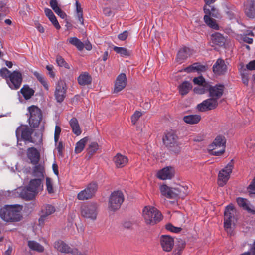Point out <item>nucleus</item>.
<instances>
[{
    "label": "nucleus",
    "mask_w": 255,
    "mask_h": 255,
    "mask_svg": "<svg viewBox=\"0 0 255 255\" xmlns=\"http://www.w3.org/2000/svg\"><path fill=\"white\" fill-rule=\"evenodd\" d=\"M50 5L54 12L60 8L58 5L57 0H50Z\"/></svg>",
    "instance_id": "4d7b16f0"
},
{
    "label": "nucleus",
    "mask_w": 255,
    "mask_h": 255,
    "mask_svg": "<svg viewBox=\"0 0 255 255\" xmlns=\"http://www.w3.org/2000/svg\"><path fill=\"white\" fill-rule=\"evenodd\" d=\"M233 169V164L228 163L226 166L222 169L218 174V184L219 186L222 187L226 184L228 181Z\"/></svg>",
    "instance_id": "9b49d317"
},
{
    "label": "nucleus",
    "mask_w": 255,
    "mask_h": 255,
    "mask_svg": "<svg viewBox=\"0 0 255 255\" xmlns=\"http://www.w3.org/2000/svg\"><path fill=\"white\" fill-rule=\"evenodd\" d=\"M22 207L19 205H7L0 210V216L6 222H17L21 220Z\"/></svg>",
    "instance_id": "f03ea898"
},
{
    "label": "nucleus",
    "mask_w": 255,
    "mask_h": 255,
    "mask_svg": "<svg viewBox=\"0 0 255 255\" xmlns=\"http://www.w3.org/2000/svg\"><path fill=\"white\" fill-rule=\"evenodd\" d=\"M225 138L222 135L217 136L213 142L208 146V150L213 155L219 156L222 154L225 150Z\"/></svg>",
    "instance_id": "39448f33"
},
{
    "label": "nucleus",
    "mask_w": 255,
    "mask_h": 255,
    "mask_svg": "<svg viewBox=\"0 0 255 255\" xmlns=\"http://www.w3.org/2000/svg\"><path fill=\"white\" fill-rule=\"evenodd\" d=\"M124 201V196L123 192L120 190L113 191L109 199V209L115 211L119 209Z\"/></svg>",
    "instance_id": "423d86ee"
},
{
    "label": "nucleus",
    "mask_w": 255,
    "mask_h": 255,
    "mask_svg": "<svg viewBox=\"0 0 255 255\" xmlns=\"http://www.w3.org/2000/svg\"><path fill=\"white\" fill-rule=\"evenodd\" d=\"M72 255H87L86 252H81L77 249H73L70 253Z\"/></svg>",
    "instance_id": "680f3d73"
},
{
    "label": "nucleus",
    "mask_w": 255,
    "mask_h": 255,
    "mask_svg": "<svg viewBox=\"0 0 255 255\" xmlns=\"http://www.w3.org/2000/svg\"><path fill=\"white\" fill-rule=\"evenodd\" d=\"M20 91L25 100L30 99L35 93V91L28 85H24Z\"/></svg>",
    "instance_id": "7c9ffc66"
},
{
    "label": "nucleus",
    "mask_w": 255,
    "mask_h": 255,
    "mask_svg": "<svg viewBox=\"0 0 255 255\" xmlns=\"http://www.w3.org/2000/svg\"><path fill=\"white\" fill-rule=\"evenodd\" d=\"M248 189L251 193H255V177L253 180L252 182L249 185Z\"/></svg>",
    "instance_id": "bf43d9fd"
},
{
    "label": "nucleus",
    "mask_w": 255,
    "mask_h": 255,
    "mask_svg": "<svg viewBox=\"0 0 255 255\" xmlns=\"http://www.w3.org/2000/svg\"><path fill=\"white\" fill-rule=\"evenodd\" d=\"M22 80L21 73L15 70L10 73L6 83L11 89L17 90L21 86Z\"/></svg>",
    "instance_id": "6e6552de"
},
{
    "label": "nucleus",
    "mask_w": 255,
    "mask_h": 255,
    "mask_svg": "<svg viewBox=\"0 0 255 255\" xmlns=\"http://www.w3.org/2000/svg\"><path fill=\"white\" fill-rule=\"evenodd\" d=\"M209 85H196L193 89L194 92L197 94H204L206 91H208Z\"/></svg>",
    "instance_id": "c03bdc74"
},
{
    "label": "nucleus",
    "mask_w": 255,
    "mask_h": 255,
    "mask_svg": "<svg viewBox=\"0 0 255 255\" xmlns=\"http://www.w3.org/2000/svg\"><path fill=\"white\" fill-rule=\"evenodd\" d=\"M67 87L63 81H59L56 84L54 96L58 103L62 102L66 97Z\"/></svg>",
    "instance_id": "ddd939ff"
},
{
    "label": "nucleus",
    "mask_w": 255,
    "mask_h": 255,
    "mask_svg": "<svg viewBox=\"0 0 255 255\" xmlns=\"http://www.w3.org/2000/svg\"><path fill=\"white\" fill-rule=\"evenodd\" d=\"M57 149L58 152V154L62 156L63 154V150L64 149V145L61 141H60L58 143V144L57 147Z\"/></svg>",
    "instance_id": "69168bd1"
},
{
    "label": "nucleus",
    "mask_w": 255,
    "mask_h": 255,
    "mask_svg": "<svg viewBox=\"0 0 255 255\" xmlns=\"http://www.w3.org/2000/svg\"><path fill=\"white\" fill-rule=\"evenodd\" d=\"M27 156L32 164L36 165L38 163L40 155V152L36 148L33 147L28 148L27 150Z\"/></svg>",
    "instance_id": "aec40b11"
},
{
    "label": "nucleus",
    "mask_w": 255,
    "mask_h": 255,
    "mask_svg": "<svg viewBox=\"0 0 255 255\" xmlns=\"http://www.w3.org/2000/svg\"><path fill=\"white\" fill-rule=\"evenodd\" d=\"M59 17L62 19H64L66 17V13L63 11L61 8H59L55 12Z\"/></svg>",
    "instance_id": "774afa93"
},
{
    "label": "nucleus",
    "mask_w": 255,
    "mask_h": 255,
    "mask_svg": "<svg viewBox=\"0 0 255 255\" xmlns=\"http://www.w3.org/2000/svg\"><path fill=\"white\" fill-rule=\"evenodd\" d=\"M166 229L169 231L175 233H179L182 230L181 228L175 227L170 223H169L166 225Z\"/></svg>",
    "instance_id": "3c124183"
},
{
    "label": "nucleus",
    "mask_w": 255,
    "mask_h": 255,
    "mask_svg": "<svg viewBox=\"0 0 255 255\" xmlns=\"http://www.w3.org/2000/svg\"><path fill=\"white\" fill-rule=\"evenodd\" d=\"M69 124L72 128L73 132L77 136L80 135L81 130L77 119L75 118H72L69 122Z\"/></svg>",
    "instance_id": "c9c22d12"
},
{
    "label": "nucleus",
    "mask_w": 255,
    "mask_h": 255,
    "mask_svg": "<svg viewBox=\"0 0 255 255\" xmlns=\"http://www.w3.org/2000/svg\"><path fill=\"white\" fill-rule=\"evenodd\" d=\"M29 117L28 119L29 126L32 128L39 127L42 119V113L41 109L37 106L32 105L28 108Z\"/></svg>",
    "instance_id": "20e7f679"
},
{
    "label": "nucleus",
    "mask_w": 255,
    "mask_h": 255,
    "mask_svg": "<svg viewBox=\"0 0 255 255\" xmlns=\"http://www.w3.org/2000/svg\"><path fill=\"white\" fill-rule=\"evenodd\" d=\"M113 50L122 57L128 56L130 55V51L125 47L114 46Z\"/></svg>",
    "instance_id": "79ce46f5"
},
{
    "label": "nucleus",
    "mask_w": 255,
    "mask_h": 255,
    "mask_svg": "<svg viewBox=\"0 0 255 255\" xmlns=\"http://www.w3.org/2000/svg\"><path fill=\"white\" fill-rule=\"evenodd\" d=\"M246 67L250 70H255V60H253L250 62L247 65Z\"/></svg>",
    "instance_id": "338daca9"
},
{
    "label": "nucleus",
    "mask_w": 255,
    "mask_h": 255,
    "mask_svg": "<svg viewBox=\"0 0 255 255\" xmlns=\"http://www.w3.org/2000/svg\"><path fill=\"white\" fill-rule=\"evenodd\" d=\"M54 247L59 252L64 253H70L73 249H71L63 241L58 240L55 242Z\"/></svg>",
    "instance_id": "c85d7f7f"
},
{
    "label": "nucleus",
    "mask_w": 255,
    "mask_h": 255,
    "mask_svg": "<svg viewBox=\"0 0 255 255\" xmlns=\"http://www.w3.org/2000/svg\"><path fill=\"white\" fill-rule=\"evenodd\" d=\"M189 52V48L188 47H184L183 48L180 49L177 54V62L179 63L183 62L184 60L187 58Z\"/></svg>",
    "instance_id": "72a5a7b5"
},
{
    "label": "nucleus",
    "mask_w": 255,
    "mask_h": 255,
    "mask_svg": "<svg viewBox=\"0 0 255 255\" xmlns=\"http://www.w3.org/2000/svg\"><path fill=\"white\" fill-rule=\"evenodd\" d=\"M98 189V185L95 182H92L87 187L81 191L77 195V199L79 200H85L90 199L94 196Z\"/></svg>",
    "instance_id": "9d476101"
},
{
    "label": "nucleus",
    "mask_w": 255,
    "mask_h": 255,
    "mask_svg": "<svg viewBox=\"0 0 255 255\" xmlns=\"http://www.w3.org/2000/svg\"><path fill=\"white\" fill-rule=\"evenodd\" d=\"M174 175V169L171 167H166L159 171L157 176L161 180L171 179Z\"/></svg>",
    "instance_id": "6ab92c4d"
},
{
    "label": "nucleus",
    "mask_w": 255,
    "mask_h": 255,
    "mask_svg": "<svg viewBox=\"0 0 255 255\" xmlns=\"http://www.w3.org/2000/svg\"><path fill=\"white\" fill-rule=\"evenodd\" d=\"M128 31H124L121 33H120L118 35V38L119 39L122 41L125 40L128 37Z\"/></svg>",
    "instance_id": "13d9d810"
},
{
    "label": "nucleus",
    "mask_w": 255,
    "mask_h": 255,
    "mask_svg": "<svg viewBox=\"0 0 255 255\" xmlns=\"http://www.w3.org/2000/svg\"><path fill=\"white\" fill-rule=\"evenodd\" d=\"M34 75L36 77L37 80L43 86L44 88L48 91L49 90V85L47 82L45 77L42 74L39 73L37 71L33 73Z\"/></svg>",
    "instance_id": "a19ab883"
},
{
    "label": "nucleus",
    "mask_w": 255,
    "mask_h": 255,
    "mask_svg": "<svg viewBox=\"0 0 255 255\" xmlns=\"http://www.w3.org/2000/svg\"><path fill=\"white\" fill-rule=\"evenodd\" d=\"M28 246L31 250L37 251L39 253L43 252L44 250L43 246L33 240L29 241L28 242Z\"/></svg>",
    "instance_id": "e433bc0d"
},
{
    "label": "nucleus",
    "mask_w": 255,
    "mask_h": 255,
    "mask_svg": "<svg viewBox=\"0 0 255 255\" xmlns=\"http://www.w3.org/2000/svg\"><path fill=\"white\" fill-rule=\"evenodd\" d=\"M81 215L87 219L95 220L97 218V205L95 203L84 205L81 207Z\"/></svg>",
    "instance_id": "1a4fd4ad"
},
{
    "label": "nucleus",
    "mask_w": 255,
    "mask_h": 255,
    "mask_svg": "<svg viewBox=\"0 0 255 255\" xmlns=\"http://www.w3.org/2000/svg\"><path fill=\"white\" fill-rule=\"evenodd\" d=\"M46 189L48 193H53L54 192V190L53 188L52 181L51 179L49 177H47L46 179Z\"/></svg>",
    "instance_id": "864d4df0"
},
{
    "label": "nucleus",
    "mask_w": 255,
    "mask_h": 255,
    "mask_svg": "<svg viewBox=\"0 0 255 255\" xmlns=\"http://www.w3.org/2000/svg\"><path fill=\"white\" fill-rule=\"evenodd\" d=\"M160 189L161 194L169 199L176 198L180 194L181 192V189L178 187H170L166 185L161 186Z\"/></svg>",
    "instance_id": "f8f14e48"
},
{
    "label": "nucleus",
    "mask_w": 255,
    "mask_h": 255,
    "mask_svg": "<svg viewBox=\"0 0 255 255\" xmlns=\"http://www.w3.org/2000/svg\"><path fill=\"white\" fill-rule=\"evenodd\" d=\"M193 81L194 83L197 85H205L209 84L205 81L204 78L202 76L194 78Z\"/></svg>",
    "instance_id": "8fccbe9b"
},
{
    "label": "nucleus",
    "mask_w": 255,
    "mask_h": 255,
    "mask_svg": "<svg viewBox=\"0 0 255 255\" xmlns=\"http://www.w3.org/2000/svg\"><path fill=\"white\" fill-rule=\"evenodd\" d=\"M76 5L77 17L79 21L81 23V24L83 25L84 18H83L82 8L81 7L80 4L77 1L76 2Z\"/></svg>",
    "instance_id": "37998d69"
},
{
    "label": "nucleus",
    "mask_w": 255,
    "mask_h": 255,
    "mask_svg": "<svg viewBox=\"0 0 255 255\" xmlns=\"http://www.w3.org/2000/svg\"><path fill=\"white\" fill-rule=\"evenodd\" d=\"M201 120V116L198 114L192 115V124L198 123Z\"/></svg>",
    "instance_id": "e2e57ef3"
},
{
    "label": "nucleus",
    "mask_w": 255,
    "mask_h": 255,
    "mask_svg": "<svg viewBox=\"0 0 255 255\" xmlns=\"http://www.w3.org/2000/svg\"><path fill=\"white\" fill-rule=\"evenodd\" d=\"M56 62L58 66L60 67H64L65 68L70 69V66L65 60L60 55L56 56Z\"/></svg>",
    "instance_id": "09e8293b"
},
{
    "label": "nucleus",
    "mask_w": 255,
    "mask_h": 255,
    "mask_svg": "<svg viewBox=\"0 0 255 255\" xmlns=\"http://www.w3.org/2000/svg\"><path fill=\"white\" fill-rule=\"evenodd\" d=\"M11 72L8 70L6 68H2L0 70V75L3 78L5 79L7 81V79L8 78V76Z\"/></svg>",
    "instance_id": "5fc2aeb1"
},
{
    "label": "nucleus",
    "mask_w": 255,
    "mask_h": 255,
    "mask_svg": "<svg viewBox=\"0 0 255 255\" xmlns=\"http://www.w3.org/2000/svg\"><path fill=\"white\" fill-rule=\"evenodd\" d=\"M185 246V242L183 240L178 242V247L176 248L174 252L173 255H181L183 249Z\"/></svg>",
    "instance_id": "de8ad7c7"
},
{
    "label": "nucleus",
    "mask_w": 255,
    "mask_h": 255,
    "mask_svg": "<svg viewBox=\"0 0 255 255\" xmlns=\"http://www.w3.org/2000/svg\"><path fill=\"white\" fill-rule=\"evenodd\" d=\"M179 92L182 95H186L190 91V83L185 81L182 82L178 87Z\"/></svg>",
    "instance_id": "4c0bfd02"
},
{
    "label": "nucleus",
    "mask_w": 255,
    "mask_h": 255,
    "mask_svg": "<svg viewBox=\"0 0 255 255\" xmlns=\"http://www.w3.org/2000/svg\"><path fill=\"white\" fill-rule=\"evenodd\" d=\"M160 244L164 251L169 252L174 245L173 239L168 235H162L160 237Z\"/></svg>",
    "instance_id": "a211bd4d"
},
{
    "label": "nucleus",
    "mask_w": 255,
    "mask_h": 255,
    "mask_svg": "<svg viewBox=\"0 0 255 255\" xmlns=\"http://www.w3.org/2000/svg\"><path fill=\"white\" fill-rule=\"evenodd\" d=\"M142 215L147 224L154 225L160 222L162 218L161 213L156 208L146 206L142 210Z\"/></svg>",
    "instance_id": "7ed1b4c3"
},
{
    "label": "nucleus",
    "mask_w": 255,
    "mask_h": 255,
    "mask_svg": "<svg viewBox=\"0 0 255 255\" xmlns=\"http://www.w3.org/2000/svg\"><path fill=\"white\" fill-rule=\"evenodd\" d=\"M227 70V67L224 61L222 59H218L213 66V71L216 75H222Z\"/></svg>",
    "instance_id": "5701e85b"
},
{
    "label": "nucleus",
    "mask_w": 255,
    "mask_h": 255,
    "mask_svg": "<svg viewBox=\"0 0 255 255\" xmlns=\"http://www.w3.org/2000/svg\"><path fill=\"white\" fill-rule=\"evenodd\" d=\"M32 175L36 177V179H40L44 180L45 176V168L44 166L41 164H37L33 167Z\"/></svg>",
    "instance_id": "393cba45"
},
{
    "label": "nucleus",
    "mask_w": 255,
    "mask_h": 255,
    "mask_svg": "<svg viewBox=\"0 0 255 255\" xmlns=\"http://www.w3.org/2000/svg\"><path fill=\"white\" fill-rule=\"evenodd\" d=\"M99 145L97 142H92L88 147L87 150L90 156H92L98 150Z\"/></svg>",
    "instance_id": "49530a36"
},
{
    "label": "nucleus",
    "mask_w": 255,
    "mask_h": 255,
    "mask_svg": "<svg viewBox=\"0 0 255 255\" xmlns=\"http://www.w3.org/2000/svg\"><path fill=\"white\" fill-rule=\"evenodd\" d=\"M69 43L75 46L79 50L81 51L84 47L87 50H91L92 49V45L90 42L86 43L84 45L79 39L76 37H71L68 39Z\"/></svg>",
    "instance_id": "412c9836"
},
{
    "label": "nucleus",
    "mask_w": 255,
    "mask_h": 255,
    "mask_svg": "<svg viewBox=\"0 0 255 255\" xmlns=\"http://www.w3.org/2000/svg\"><path fill=\"white\" fill-rule=\"evenodd\" d=\"M142 116L141 112L136 111L131 117V121L133 125H135L139 118Z\"/></svg>",
    "instance_id": "603ef678"
},
{
    "label": "nucleus",
    "mask_w": 255,
    "mask_h": 255,
    "mask_svg": "<svg viewBox=\"0 0 255 255\" xmlns=\"http://www.w3.org/2000/svg\"><path fill=\"white\" fill-rule=\"evenodd\" d=\"M255 255V241L252 248L250 250V252H245L240 255Z\"/></svg>",
    "instance_id": "0e129e2a"
},
{
    "label": "nucleus",
    "mask_w": 255,
    "mask_h": 255,
    "mask_svg": "<svg viewBox=\"0 0 255 255\" xmlns=\"http://www.w3.org/2000/svg\"><path fill=\"white\" fill-rule=\"evenodd\" d=\"M46 68L48 71V74L50 77L54 78L55 77V73L53 71V66L52 65H47Z\"/></svg>",
    "instance_id": "052dcab7"
},
{
    "label": "nucleus",
    "mask_w": 255,
    "mask_h": 255,
    "mask_svg": "<svg viewBox=\"0 0 255 255\" xmlns=\"http://www.w3.org/2000/svg\"><path fill=\"white\" fill-rule=\"evenodd\" d=\"M19 195L22 198L26 200H32L36 196V194L33 193L27 186L21 189L19 192Z\"/></svg>",
    "instance_id": "cd10ccee"
},
{
    "label": "nucleus",
    "mask_w": 255,
    "mask_h": 255,
    "mask_svg": "<svg viewBox=\"0 0 255 255\" xmlns=\"http://www.w3.org/2000/svg\"><path fill=\"white\" fill-rule=\"evenodd\" d=\"M206 67L200 63H195L192 64V72H197L198 73L205 72Z\"/></svg>",
    "instance_id": "a18cd8bd"
},
{
    "label": "nucleus",
    "mask_w": 255,
    "mask_h": 255,
    "mask_svg": "<svg viewBox=\"0 0 255 255\" xmlns=\"http://www.w3.org/2000/svg\"><path fill=\"white\" fill-rule=\"evenodd\" d=\"M218 105L217 100L210 98L197 105V108L200 111H205L215 109Z\"/></svg>",
    "instance_id": "2eb2a0df"
},
{
    "label": "nucleus",
    "mask_w": 255,
    "mask_h": 255,
    "mask_svg": "<svg viewBox=\"0 0 255 255\" xmlns=\"http://www.w3.org/2000/svg\"><path fill=\"white\" fill-rule=\"evenodd\" d=\"M224 86L222 84H217L215 86H211L209 84L208 91L209 93V96L216 100L219 99L223 94Z\"/></svg>",
    "instance_id": "dca6fc26"
},
{
    "label": "nucleus",
    "mask_w": 255,
    "mask_h": 255,
    "mask_svg": "<svg viewBox=\"0 0 255 255\" xmlns=\"http://www.w3.org/2000/svg\"><path fill=\"white\" fill-rule=\"evenodd\" d=\"M88 139L87 137H84L77 142L75 148V152L76 154L80 153L83 150Z\"/></svg>",
    "instance_id": "58836bf2"
},
{
    "label": "nucleus",
    "mask_w": 255,
    "mask_h": 255,
    "mask_svg": "<svg viewBox=\"0 0 255 255\" xmlns=\"http://www.w3.org/2000/svg\"><path fill=\"white\" fill-rule=\"evenodd\" d=\"M204 20L206 24L211 28L215 30L219 29V26L217 24L216 21L208 15L204 16Z\"/></svg>",
    "instance_id": "ea45409f"
},
{
    "label": "nucleus",
    "mask_w": 255,
    "mask_h": 255,
    "mask_svg": "<svg viewBox=\"0 0 255 255\" xmlns=\"http://www.w3.org/2000/svg\"><path fill=\"white\" fill-rule=\"evenodd\" d=\"M34 132V129L26 125H21L16 129L15 134L17 141V146L21 149L22 141H24L25 144L29 143H33L37 145L42 143V135L39 133H35L34 136L32 134Z\"/></svg>",
    "instance_id": "f257e3e1"
},
{
    "label": "nucleus",
    "mask_w": 255,
    "mask_h": 255,
    "mask_svg": "<svg viewBox=\"0 0 255 255\" xmlns=\"http://www.w3.org/2000/svg\"><path fill=\"white\" fill-rule=\"evenodd\" d=\"M49 19L52 22L56 29H59L61 27L55 15H53L52 17H50Z\"/></svg>",
    "instance_id": "6e6d98bb"
},
{
    "label": "nucleus",
    "mask_w": 255,
    "mask_h": 255,
    "mask_svg": "<svg viewBox=\"0 0 255 255\" xmlns=\"http://www.w3.org/2000/svg\"><path fill=\"white\" fill-rule=\"evenodd\" d=\"M114 161L117 167L122 168L128 163V158L125 156L118 153L114 157Z\"/></svg>",
    "instance_id": "c756f323"
},
{
    "label": "nucleus",
    "mask_w": 255,
    "mask_h": 255,
    "mask_svg": "<svg viewBox=\"0 0 255 255\" xmlns=\"http://www.w3.org/2000/svg\"><path fill=\"white\" fill-rule=\"evenodd\" d=\"M212 41L214 44L221 46L224 45L226 39L220 33H215L212 35Z\"/></svg>",
    "instance_id": "f704fd0d"
},
{
    "label": "nucleus",
    "mask_w": 255,
    "mask_h": 255,
    "mask_svg": "<svg viewBox=\"0 0 255 255\" xmlns=\"http://www.w3.org/2000/svg\"><path fill=\"white\" fill-rule=\"evenodd\" d=\"M237 202L239 206L246 210L248 212L255 214V209L250 204L249 201L245 198L239 197L237 199Z\"/></svg>",
    "instance_id": "bb28decb"
},
{
    "label": "nucleus",
    "mask_w": 255,
    "mask_h": 255,
    "mask_svg": "<svg viewBox=\"0 0 255 255\" xmlns=\"http://www.w3.org/2000/svg\"><path fill=\"white\" fill-rule=\"evenodd\" d=\"M235 209L232 205H228L224 212V227L228 234L231 235L233 233L232 228V219H234Z\"/></svg>",
    "instance_id": "0eeeda50"
},
{
    "label": "nucleus",
    "mask_w": 255,
    "mask_h": 255,
    "mask_svg": "<svg viewBox=\"0 0 255 255\" xmlns=\"http://www.w3.org/2000/svg\"><path fill=\"white\" fill-rule=\"evenodd\" d=\"M177 136L174 131L171 130L166 131L163 138V142L166 147L169 148L175 147L177 145Z\"/></svg>",
    "instance_id": "4468645a"
},
{
    "label": "nucleus",
    "mask_w": 255,
    "mask_h": 255,
    "mask_svg": "<svg viewBox=\"0 0 255 255\" xmlns=\"http://www.w3.org/2000/svg\"><path fill=\"white\" fill-rule=\"evenodd\" d=\"M245 12L249 18H255V2L247 1L245 4Z\"/></svg>",
    "instance_id": "a878e982"
},
{
    "label": "nucleus",
    "mask_w": 255,
    "mask_h": 255,
    "mask_svg": "<svg viewBox=\"0 0 255 255\" xmlns=\"http://www.w3.org/2000/svg\"><path fill=\"white\" fill-rule=\"evenodd\" d=\"M127 85V76L125 73L120 74L116 78L114 85V93H118L124 89Z\"/></svg>",
    "instance_id": "f3484780"
},
{
    "label": "nucleus",
    "mask_w": 255,
    "mask_h": 255,
    "mask_svg": "<svg viewBox=\"0 0 255 255\" xmlns=\"http://www.w3.org/2000/svg\"><path fill=\"white\" fill-rule=\"evenodd\" d=\"M42 180L40 179H31L27 185L29 188L32 191V192L37 195L38 192L42 190L43 187Z\"/></svg>",
    "instance_id": "b1692460"
},
{
    "label": "nucleus",
    "mask_w": 255,
    "mask_h": 255,
    "mask_svg": "<svg viewBox=\"0 0 255 255\" xmlns=\"http://www.w3.org/2000/svg\"><path fill=\"white\" fill-rule=\"evenodd\" d=\"M92 78L87 72H84L78 77V83L82 86L88 85L91 83Z\"/></svg>",
    "instance_id": "473e14b6"
},
{
    "label": "nucleus",
    "mask_w": 255,
    "mask_h": 255,
    "mask_svg": "<svg viewBox=\"0 0 255 255\" xmlns=\"http://www.w3.org/2000/svg\"><path fill=\"white\" fill-rule=\"evenodd\" d=\"M204 11L205 13V15H208L209 17L210 16L216 18L220 17L218 10L213 6L205 5Z\"/></svg>",
    "instance_id": "2f4dec72"
},
{
    "label": "nucleus",
    "mask_w": 255,
    "mask_h": 255,
    "mask_svg": "<svg viewBox=\"0 0 255 255\" xmlns=\"http://www.w3.org/2000/svg\"><path fill=\"white\" fill-rule=\"evenodd\" d=\"M55 208L54 206L46 204L43 205L41 208V215L39 219L40 222H43L48 216L52 214L55 212Z\"/></svg>",
    "instance_id": "4be33fe9"
}]
</instances>
